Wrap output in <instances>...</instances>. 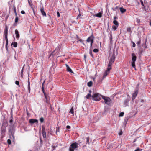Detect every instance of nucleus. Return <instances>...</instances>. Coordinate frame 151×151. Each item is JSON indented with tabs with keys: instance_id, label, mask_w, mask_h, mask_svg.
Returning a JSON list of instances; mask_svg holds the SVG:
<instances>
[{
	"instance_id": "59",
	"label": "nucleus",
	"mask_w": 151,
	"mask_h": 151,
	"mask_svg": "<svg viewBox=\"0 0 151 151\" xmlns=\"http://www.w3.org/2000/svg\"><path fill=\"white\" fill-rule=\"evenodd\" d=\"M42 90H44V86H42Z\"/></svg>"
},
{
	"instance_id": "53",
	"label": "nucleus",
	"mask_w": 151,
	"mask_h": 151,
	"mask_svg": "<svg viewBox=\"0 0 151 151\" xmlns=\"http://www.w3.org/2000/svg\"><path fill=\"white\" fill-rule=\"evenodd\" d=\"M141 5L143 6H144V4L142 1H141Z\"/></svg>"
},
{
	"instance_id": "4",
	"label": "nucleus",
	"mask_w": 151,
	"mask_h": 151,
	"mask_svg": "<svg viewBox=\"0 0 151 151\" xmlns=\"http://www.w3.org/2000/svg\"><path fill=\"white\" fill-rule=\"evenodd\" d=\"M115 57L114 55H113L110 59V60L109 63V64H108V67L109 68H111V67L113 63L114 62L115 60Z\"/></svg>"
},
{
	"instance_id": "54",
	"label": "nucleus",
	"mask_w": 151,
	"mask_h": 151,
	"mask_svg": "<svg viewBox=\"0 0 151 151\" xmlns=\"http://www.w3.org/2000/svg\"><path fill=\"white\" fill-rule=\"evenodd\" d=\"M134 151H140L139 149V148H137Z\"/></svg>"
},
{
	"instance_id": "13",
	"label": "nucleus",
	"mask_w": 151,
	"mask_h": 151,
	"mask_svg": "<svg viewBox=\"0 0 151 151\" xmlns=\"http://www.w3.org/2000/svg\"><path fill=\"white\" fill-rule=\"evenodd\" d=\"M113 23L115 25H116V26H113L112 27L113 28H116L118 27V22L115 20H114L113 21Z\"/></svg>"
},
{
	"instance_id": "3",
	"label": "nucleus",
	"mask_w": 151,
	"mask_h": 151,
	"mask_svg": "<svg viewBox=\"0 0 151 151\" xmlns=\"http://www.w3.org/2000/svg\"><path fill=\"white\" fill-rule=\"evenodd\" d=\"M102 97L106 104L109 105L111 103L112 100L109 97L104 96H102Z\"/></svg>"
},
{
	"instance_id": "35",
	"label": "nucleus",
	"mask_w": 151,
	"mask_h": 151,
	"mask_svg": "<svg viewBox=\"0 0 151 151\" xmlns=\"http://www.w3.org/2000/svg\"><path fill=\"white\" fill-rule=\"evenodd\" d=\"M98 51H99V50H98V49H96V48L94 49L93 50V52H95V53L97 52H98Z\"/></svg>"
},
{
	"instance_id": "44",
	"label": "nucleus",
	"mask_w": 151,
	"mask_h": 151,
	"mask_svg": "<svg viewBox=\"0 0 151 151\" xmlns=\"http://www.w3.org/2000/svg\"><path fill=\"white\" fill-rule=\"evenodd\" d=\"M45 128L44 126H42V131H45Z\"/></svg>"
},
{
	"instance_id": "34",
	"label": "nucleus",
	"mask_w": 151,
	"mask_h": 151,
	"mask_svg": "<svg viewBox=\"0 0 151 151\" xmlns=\"http://www.w3.org/2000/svg\"><path fill=\"white\" fill-rule=\"evenodd\" d=\"M15 84L16 85H18L19 87L20 86H19V81H15Z\"/></svg>"
},
{
	"instance_id": "52",
	"label": "nucleus",
	"mask_w": 151,
	"mask_h": 151,
	"mask_svg": "<svg viewBox=\"0 0 151 151\" xmlns=\"http://www.w3.org/2000/svg\"><path fill=\"white\" fill-rule=\"evenodd\" d=\"M66 128L68 129H70V127L69 125H67L66 126Z\"/></svg>"
},
{
	"instance_id": "41",
	"label": "nucleus",
	"mask_w": 151,
	"mask_h": 151,
	"mask_svg": "<svg viewBox=\"0 0 151 151\" xmlns=\"http://www.w3.org/2000/svg\"><path fill=\"white\" fill-rule=\"evenodd\" d=\"M89 137H87V138H86V142L87 143L88 142H89Z\"/></svg>"
},
{
	"instance_id": "19",
	"label": "nucleus",
	"mask_w": 151,
	"mask_h": 151,
	"mask_svg": "<svg viewBox=\"0 0 151 151\" xmlns=\"http://www.w3.org/2000/svg\"><path fill=\"white\" fill-rule=\"evenodd\" d=\"M129 102V100L128 99H125L124 101V105L125 107H126L128 105Z\"/></svg>"
},
{
	"instance_id": "48",
	"label": "nucleus",
	"mask_w": 151,
	"mask_h": 151,
	"mask_svg": "<svg viewBox=\"0 0 151 151\" xmlns=\"http://www.w3.org/2000/svg\"><path fill=\"white\" fill-rule=\"evenodd\" d=\"M21 13L22 14H25V12L24 11H21Z\"/></svg>"
},
{
	"instance_id": "50",
	"label": "nucleus",
	"mask_w": 151,
	"mask_h": 151,
	"mask_svg": "<svg viewBox=\"0 0 151 151\" xmlns=\"http://www.w3.org/2000/svg\"><path fill=\"white\" fill-rule=\"evenodd\" d=\"M28 85H30V82L29 78H28Z\"/></svg>"
},
{
	"instance_id": "42",
	"label": "nucleus",
	"mask_w": 151,
	"mask_h": 151,
	"mask_svg": "<svg viewBox=\"0 0 151 151\" xmlns=\"http://www.w3.org/2000/svg\"><path fill=\"white\" fill-rule=\"evenodd\" d=\"M57 16L58 17H60V13L59 12H57Z\"/></svg>"
},
{
	"instance_id": "11",
	"label": "nucleus",
	"mask_w": 151,
	"mask_h": 151,
	"mask_svg": "<svg viewBox=\"0 0 151 151\" xmlns=\"http://www.w3.org/2000/svg\"><path fill=\"white\" fill-rule=\"evenodd\" d=\"M38 122V120L35 119H31L29 120V122L31 124H33L35 123H37Z\"/></svg>"
},
{
	"instance_id": "51",
	"label": "nucleus",
	"mask_w": 151,
	"mask_h": 151,
	"mask_svg": "<svg viewBox=\"0 0 151 151\" xmlns=\"http://www.w3.org/2000/svg\"><path fill=\"white\" fill-rule=\"evenodd\" d=\"M52 150H55V146H54L52 145Z\"/></svg>"
},
{
	"instance_id": "47",
	"label": "nucleus",
	"mask_w": 151,
	"mask_h": 151,
	"mask_svg": "<svg viewBox=\"0 0 151 151\" xmlns=\"http://www.w3.org/2000/svg\"><path fill=\"white\" fill-rule=\"evenodd\" d=\"M122 131H121L119 133V135H122Z\"/></svg>"
},
{
	"instance_id": "17",
	"label": "nucleus",
	"mask_w": 151,
	"mask_h": 151,
	"mask_svg": "<svg viewBox=\"0 0 151 151\" xmlns=\"http://www.w3.org/2000/svg\"><path fill=\"white\" fill-rule=\"evenodd\" d=\"M28 1L29 5L30 6L31 8L32 9L33 11L34 12V8L32 6L33 4H32V3L31 1V0H28Z\"/></svg>"
},
{
	"instance_id": "10",
	"label": "nucleus",
	"mask_w": 151,
	"mask_h": 151,
	"mask_svg": "<svg viewBox=\"0 0 151 151\" xmlns=\"http://www.w3.org/2000/svg\"><path fill=\"white\" fill-rule=\"evenodd\" d=\"M8 29H5L4 31V35L5 36L6 41L8 40L7 38Z\"/></svg>"
},
{
	"instance_id": "18",
	"label": "nucleus",
	"mask_w": 151,
	"mask_h": 151,
	"mask_svg": "<svg viewBox=\"0 0 151 151\" xmlns=\"http://www.w3.org/2000/svg\"><path fill=\"white\" fill-rule=\"evenodd\" d=\"M15 34L16 35V38L17 39H18L19 37V33L18 31L17 30H16L15 31Z\"/></svg>"
},
{
	"instance_id": "61",
	"label": "nucleus",
	"mask_w": 151,
	"mask_h": 151,
	"mask_svg": "<svg viewBox=\"0 0 151 151\" xmlns=\"http://www.w3.org/2000/svg\"><path fill=\"white\" fill-rule=\"evenodd\" d=\"M76 37L77 38H79V37H78V35H76Z\"/></svg>"
},
{
	"instance_id": "2",
	"label": "nucleus",
	"mask_w": 151,
	"mask_h": 151,
	"mask_svg": "<svg viewBox=\"0 0 151 151\" xmlns=\"http://www.w3.org/2000/svg\"><path fill=\"white\" fill-rule=\"evenodd\" d=\"M102 96L98 93H95L92 96V99L95 101H99L100 100L101 97Z\"/></svg>"
},
{
	"instance_id": "32",
	"label": "nucleus",
	"mask_w": 151,
	"mask_h": 151,
	"mask_svg": "<svg viewBox=\"0 0 151 151\" xmlns=\"http://www.w3.org/2000/svg\"><path fill=\"white\" fill-rule=\"evenodd\" d=\"M124 113L123 112H121L119 115V117H122V116H123L124 115Z\"/></svg>"
},
{
	"instance_id": "12",
	"label": "nucleus",
	"mask_w": 151,
	"mask_h": 151,
	"mask_svg": "<svg viewBox=\"0 0 151 151\" xmlns=\"http://www.w3.org/2000/svg\"><path fill=\"white\" fill-rule=\"evenodd\" d=\"M132 62H135L136 59V56L135 55L134 53H132Z\"/></svg>"
},
{
	"instance_id": "55",
	"label": "nucleus",
	"mask_w": 151,
	"mask_h": 151,
	"mask_svg": "<svg viewBox=\"0 0 151 151\" xmlns=\"http://www.w3.org/2000/svg\"><path fill=\"white\" fill-rule=\"evenodd\" d=\"M108 110V109H105V110H104L105 112H107Z\"/></svg>"
},
{
	"instance_id": "28",
	"label": "nucleus",
	"mask_w": 151,
	"mask_h": 151,
	"mask_svg": "<svg viewBox=\"0 0 151 151\" xmlns=\"http://www.w3.org/2000/svg\"><path fill=\"white\" fill-rule=\"evenodd\" d=\"M135 62H132L131 63V65L134 68L135 70H136L135 68Z\"/></svg>"
},
{
	"instance_id": "15",
	"label": "nucleus",
	"mask_w": 151,
	"mask_h": 151,
	"mask_svg": "<svg viewBox=\"0 0 151 151\" xmlns=\"http://www.w3.org/2000/svg\"><path fill=\"white\" fill-rule=\"evenodd\" d=\"M102 13L101 12H100L96 14L93 15V16L94 17H96L99 18H101L102 17Z\"/></svg>"
},
{
	"instance_id": "49",
	"label": "nucleus",
	"mask_w": 151,
	"mask_h": 151,
	"mask_svg": "<svg viewBox=\"0 0 151 151\" xmlns=\"http://www.w3.org/2000/svg\"><path fill=\"white\" fill-rule=\"evenodd\" d=\"M135 46H136V45H135V43L134 42H133V45H132L133 47H135Z\"/></svg>"
},
{
	"instance_id": "5",
	"label": "nucleus",
	"mask_w": 151,
	"mask_h": 151,
	"mask_svg": "<svg viewBox=\"0 0 151 151\" xmlns=\"http://www.w3.org/2000/svg\"><path fill=\"white\" fill-rule=\"evenodd\" d=\"M9 133L11 134L12 135L13 138L14 139V134L15 132V130L13 128H11L9 129Z\"/></svg>"
},
{
	"instance_id": "58",
	"label": "nucleus",
	"mask_w": 151,
	"mask_h": 151,
	"mask_svg": "<svg viewBox=\"0 0 151 151\" xmlns=\"http://www.w3.org/2000/svg\"><path fill=\"white\" fill-rule=\"evenodd\" d=\"M42 91L43 92V93H45V91H44V90H42Z\"/></svg>"
},
{
	"instance_id": "37",
	"label": "nucleus",
	"mask_w": 151,
	"mask_h": 151,
	"mask_svg": "<svg viewBox=\"0 0 151 151\" xmlns=\"http://www.w3.org/2000/svg\"><path fill=\"white\" fill-rule=\"evenodd\" d=\"M28 89L29 91V93L30 92V85H28Z\"/></svg>"
},
{
	"instance_id": "60",
	"label": "nucleus",
	"mask_w": 151,
	"mask_h": 151,
	"mask_svg": "<svg viewBox=\"0 0 151 151\" xmlns=\"http://www.w3.org/2000/svg\"><path fill=\"white\" fill-rule=\"evenodd\" d=\"M89 93L91 94V90H89Z\"/></svg>"
},
{
	"instance_id": "22",
	"label": "nucleus",
	"mask_w": 151,
	"mask_h": 151,
	"mask_svg": "<svg viewBox=\"0 0 151 151\" xmlns=\"http://www.w3.org/2000/svg\"><path fill=\"white\" fill-rule=\"evenodd\" d=\"M42 131V134L43 137L44 138H45L46 137V134L45 130V131Z\"/></svg>"
},
{
	"instance_id": "9",
	"label": "nucleus",
	"mask_w": 151,
	"mask_h": 151,
	"mask_svg": "<svg viewBox=\"0 0 151 151\" xmlns=\"http://www.w3.org/2000/svg\"><path fill=\"white\" fill-rule=\"evenodd\" d=\"M138 93V90H137L134 91V92L132 94V100H134L136 98Z\"/></svg>"
},
{
	"instance_id": "24",
	"label": "nucleus",
	"mask_w": 151,
	"mask_h": 151,
	"mask_svg": "<svg viewBox=\"0 0 151 151\" xmlns=\"http://www.w3.org/2000/svg\"><path fill=\"white\" fill-rule=\"evenodd\" d=\"M6 129H4L1 130V134L3 136H4L5 135V133L6 132Z\"/></svg>"
},
{
	"instance_id": "43",
	"label": "nucleus",
	"mask_w": 151,
	"mask_h": 151,
	"mask_svg": "<svg viewBox=\"0 0 151 151\" xmlns=\"http://www.w3.org/2000/svg\"><path fill=\"white\" fill-rule=\"evenodd\" d=\"M93 42L92 41L91 42V44H90V48L91 49V48L92 47V44Z\"/></svg>"
},
{
	"instance_id": "23",
	"label": "nucleus",
	"mask_w": 151,
	"mask_h": 151,
	"mask_svg": "<svg viewBox=\"0 0 151 151\" xmlns=\"http://www.w3.org/2000/svg\"><path fill=\"white\" fill-rule=\"evenodd\" d=\"M120 11L122 13H124L126 11V9L122 7L120 8Z\"/></svg>"
},
{
	"instance_id": "45",
	"label": "nucleus",
	"mask_w": 151,
	"mask_h": 151,
	"mask_svg": "<svg viewBox=\"0 0 151 151\" xmlns=\"http://www.w3.org/2000/svg\"><path fill=\"white\" fill-rule=\"evenodd\" d=\"M44 96H45V98H47V95L46 94V93H44Z\"/></svg>"
},
{
	"instance_id": "40",
	"label": "nucleus",
	"mask_w": 151,
	"mask_h": 151,
	"mask_svg": "<svg viewBox=\"0 0 151 151\" xmlns=\"http://www.w3.org/2000/svg\"><path fill=\"white\" fill-rule=\"evenodd\" d=\"M141 43V40H139L137 43V45L139 46V45Z\"/></svg>"
},
{
	"instance_id": "8",
	"label": "nucleus",
	"mask_w": 151,
	"mask_h": 151,
	"mask_svg": "<svg viewBox=\"0 0 151 151\" xmlns=\"http://www.w3.org/2000/svg\"><path fill=\"white\" fill-rule=\"evenodd\" d=\"M94 39V37L93 35H92L88 38L86 41L88 42H91L92 41L93 42Z\"/></svg>"
},
{
	"instance_id": "57",
	"label": "nucleus",
	"mask_w": 151,
	"mask_h": 151,
	"mask_svg": "<svg viewBox=\"0 0 151 151\" xmlns=\"http://www.w3.org/2000/svg\"><path fill=\"white\" fill-rule=\"evenodd\" d=\"M45 82V81H43V82L42 83V86H44V84Z\"/></svg>"
},
{
	"instance_id": "21",
	"label": "nucleus",
	"mask_w": 151,
	"mask_h": 151,
	"mask_svg": "<svg viewBox=\"0 0 151 151\" xmlns=\"http://www.w3.org/2000/svg\"><path fill=\"white\" fill-rule=\"evenodd\" d=\"M13 45L14 47H17V43L16 42H12L11 43V45Z\"/></svg>"
},
{
	"instance_id": "26",
	"label": "nucleus",
	"mask_w": 151,
	"mask_h": 151,
	"mask_svg": "<svg viewBox=\"0 0 151 151\" xmlns=\"http://www.w3.org/2000/svg\"><path fill=\"white\" fill-rule=\"evenodd\" d=\"M8 40H6V49L7 51H8Z\"/></svg>"
},
{
	"instance_id": "16",
	"label": "nucleus",
	"mask_w": 151,
	"mask_h": 151,
	"mask_svg": "<svg viewBox=\"0 0 151 151\" xmlns=\"http://www.w3.org/2000/svg\"><path fill=\"white\" fill-rule=\"evenodd\" d=\"M40 11L42 13V15L44 16H46V13L44 11V9L43 7L42 8L40 9Z\"/></svg>"
},
{
	"instance_id": "6",
	"label": "nucleus",
	"mask_w": 151,
	"mask_h": 151,
	"mask_svg": "<svg viewBox=\"0 0 151 151\" xmlns=\"http://www.w3.org/2000/svg\"><path fill=\"white\" fill-rule=\"evenodd\" d=\"M111 69V68H109L108 67L107 70L105 71L103 76V78H105L107 75L109 73L110 70Z\"/></svg>"
},
{
	"instance_id": "62",
	"label": "nucleus",
	"mask_w": 151,
	"mask_h": 151,
	"mask_svg": "<svg viewBox=\"0 0 151 151\" xmlns=\"http://www.w3.org/2000/svg\"><path fill=\"white\" fill-rule=\"evenodd\" d=\"M56 131H58V132H59V129H57V130H56Z\"/></svg>"
},
{
	"instance_id": "33",
	"label": "nucleus",
	"mask_w": 151,
	"mask_h": 151,
	"mask_svg": "<svg viewBox=\"0 0 151 151\" xmlns=\"http://www.w3.org/2000/svg\"><path fill=\"white\" fill-rule=\"evenodd\" d=\"M40 122L42 123L44 121V119L43 117H41L40 119Z\"/></svg>"
},
{
	"instance_id": "30",
	"label": "nucleus",
	"mask_w": 151,
	"mask_h": 151,
	"mask_svg": "<svg viewBox=\"0 0 151 151\" xmlns=\"http://www.w3.org/2000/svg\"><path fill=\"white\" fill-rule=\"evenodd\" d=\"M89 54H90L91 56L92 57V58H93V56L92 54V51L91 49H90V50Z\"/></svg>"
},
{
	"instance_id": "27",
	"label": "nucleus",
	"mask_w": 151,
	"mask_h": 151,
	"mask_svg": "<svg viewBox=\"0 0 151 151\" xmlns=\"http://www.w3.org/2000/svg\"><path fill=\"white\" fill-rule=\"evenodd\" d=\"M92 81H90L89 82H88L87 83L88 86L89 87L91 86L92 85Z\"/></svg>"
},
{
	"instance_id": "63",
	"label": "nucleus",
	"mask_w": 151,
	"mask_h": 151,
	"mask_svg": "<svg viewBox=\"0 0 151 151\" xmlns=\"http://www.w3.org/2000/svg\"><path fill=\"white\" fill-rule=\"evenodd\" d=\"M150 26H151V22H150Z\"/></svg>"
},
{
	"instance_id": "14",
	"label": "nucleus",
	"mask_w": 151,
	"mask_h": 151,
	"mask_svg": "<svg viewBox=\"0 0 151 151\" xmlns=\"http://www.w3.org/2000/svg\"><path fill=\"white\" fill-rule=\"evenodd\" d=\"M66 67L67 68V70L68 72H71V73H74L72 71V70L70 68V67L68 66V65L67 64H66Z\"/></svg>"
},
{
	"instance_id": "64",
	"label": "nucleus",
	"mask_w": 151,
	"mask_h": 151,
	"mask_svg": "<svg viewBox=\"0 0 151 151\" xmlns=\"http://www.w3.org/2000/svg\"><path fill=\"white\" fill-rule=\"evenodd\" d=\"M84 57L85 58L86 57V56L85 55H84Z\"/></svg>"
},
{
	"instance_id": "20",
	"label": "nucleus",
	"mask_w": 151,
	"mask_h": 151,
	"mask_svg": "<svg viewBox=\"0 0 151 151\" xmlns=\"http://www.w3.org/2000/svg\"><path fill=\"white\" fill-rule=\"evenodd\" d=\"M92 96L91 94L88 93L86 96L85 97L87 99H92Z\"/></svg>"
},
{
	"instance_id": "31",
	"label": "nucleus",
	"mask_w": 151,
	"mask_h": 151,
	"mask_svg": "<svg viewBox=\"0 0 151 151\" xmlns=\"http://www.w3.org/2000/svg\"><path fill=\"white\" fill-rule=\"evenodd\" d=\"M70 112L72 114H73L74 113L73 108L72 107L70 109Z\"/></svg>"
},
{
	"instance_id": "38",
	"label": "nucleus",
	"mask_w": 151,
	"mask_h": 151,
	"mask_svg": "<svg viewBox=\"0 0 151 151\" xmlns=\"http://www.w3.org/2000/svg\"><path fill=\"white\" fill-rule=\"evenodd\" d=\"M7 143L9 145H10L11 143V141L10 139L7 140Z\"/></svg>"
},
{
	"instance_id": "7",
	"label": "nucleus",
	"mask_w": 151,
	"mask_h": 151,
	"mask_svg": "<svg viewBox=\"0 0 151 151\" xmlns=\"http://www.w3.org/2000/svg\"><path fill=\"white\" fill-rule=\"evenodd\" d=\"M65 2L68 6H71L73 5V1L72 0H65Z\"/></svg>"
},
{
	"instance_id": "36",
	"label": "nucleus",
	"mask_w": 151,
	"mask_h": 151,
	"mask_svg": "<svg viewBox=\"0 0 151 151\" xmlns=\"http://www.w3.org/2000/svg\"><path fill=\"white\" fill-rule=\"evenodd\" d=\"M45 99V101L46 103L47 104H49V102L48 100V98H46Z\"/></svg>"
},
{
	"instance_id": "25",
	"label": "nucleus",
	"mask_w": 151,
	"mask_h": 151,
	"mask_svg": "<svg viewBox=\"0 0 151 151\" xmlns=\"http://www.w3.org/2000/svg\"><path fill=\"white\" fill-rule=\"evenodd\" d=\"M25 66V64H24L22 69L21 71V77H22L23 76V70Z\"/></svg>"
},
{
	"instance_id": "1",
	"label": "nucleus",
	"mask_w": 151,
	"mask_h": 151,
	"mask_svg": "<svg viewBox=\"0 0 151 151\" xmlns=\"http://www.w3.org/2000/svg\"><path fill=\"white\" fill-rule=\"evenodd\" d=\"M78 143L76 142L72 143L69 148V151H74V150H77L78 147Z\"/></svg>"
},
{
	"instance_id": "46",
	"label": "nucleus",
	"mask_w": 151,
	"mask_h": 151,
	"mask_svg": "<svg viewBox=\"0 0 151 151\" xmlns=\"http://www.w3.org/2000/svg\"><path fill=\"white\" fill-rule=\"evenodd\" d=\"M118 6H116V7L113 9L114 10H116L118 9Z\"/></svg>"
},
{
	"instance_id": "39",
	"label": "nucleus",
	"mask_w": 151,
	"mask_h": 151,
	"mask_svg": "<svg viewBox=\"0 0 151 151\" xmlns=\"http://www.w3.org/2000/svg\"><path fill=\"white\" fill-rule=\"evenodd\" d=\"M18 18L17 17H16L15 19V22L17 23L18 21Z\"/></svg>"
},
{
	"instance_id": "56",
	"label": "nucleus",
	"mask_w": 151,
	"mask_h": 151,
	"mask_svg": "<svg viewBox=\"0 0 151 151\" xmlns=\"http://www.w3.org/2000/svg\"><path fill=\"white\" fill-rule=\"evenodd\" d=\"M114 19L115 20V19H117V17L116 16L114 17Z\"/></svg>"
},
{
	"instance_id": "29",
	"label": "nucleus",
	"mask_w": 151,
	"mask_h": 151,
	"mask_svg": "<svg viewBox=\"0 0 151 151\" xmlns=\"http://www.w3.org/2000/svg\"><path fill=\"white\" fill-rule=\"evenodd\" d=\"M13 9L14 11V12L15 15H17V12H16V7H15L14 5L13 6Z\"/></svg>"
}]
</instances>
